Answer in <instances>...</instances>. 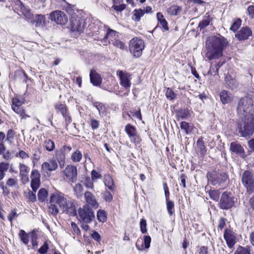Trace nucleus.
<instances>
[{"instance_id": "obj_57", "label": "nucleus", "mask_w": 254, "mask_h": 254, "mask_svg": "<svg viewBox=\"0 0 254 254\" xmlns=\"http://www.w3.org/2000/svg\"><path fill=\"white\" fill-rule=\"evenodd\" d=\"M22 104H23V103L20 100H19L18 99L13 98L12 99V103L11 105V108L14 107V106H16L17 107H20L22 106Z\"/></svg>"}, {"instance_id": "obj_50", "label": "nucleus", "mask_w": 254, "mask_h": 254, "mask_svg": "<svg viewBox=\"0 0 254 254\" xmlns=\"http://www.w3.org/2000/svg\"><path fill=\"white\" fill-rule=\"evenodd\" d=\"M126 7V5L125 4H119L118 5H113L112 7V8H113L115 10H116L117 12H122L123 11Z\"/></svg>"}, {"instance_id": "obj_21", "label": "nucleus", "mask_w": 254, "mask_h": 254, "mask_svg": "<svg viewBox=\"0 0 254 254\" xmlns=\"http://www.w3.org/2000/svg\"><path fill=\"white\" fill-rule=\"evenodd\" d=\"M252 32L251 30L247 27L242 28L240 31H239L236 34V37L239 40H245L252 35Z\"/></svg>"}, {"instance_id": "obj_28", "label": "nucleus", "mask_w": 254, "mask_h": 254, "mask_svg": "<svg viewBox=\"0 0 254 254\" xmlns=\"http://www.w3.org/2000/svg\"><path fill=\"white\" fill-rule=\"evenodd\" d=\"M43 146L46 150L49 152L53 151L55 148V143L50 139H46L44 141Z\"/></svg>"}, {"instance_id": "obj_37", "label": "nucleus", "mask_w": 254, "mask_h": 254, "mask_svg": "<svg viewBox=\"0 0 254 254\" xmlns=\"http://www.w3.org/2000/svg\"><path fill=\"white\" fill-rule=\"evenodd\" d=\"M181 10L182 9L180 7L176 5H173L167 9V12L170 15H176L181 11Z\"/></svg>"}, {"instance_id": "obj_24", "label": "nucleus", "mask_w": 254, "mask_h": 254, "mask_svg": "<svg viewBox=\"0 0 254 254\" xmlns=\"http://www.w3.org/2000/svg\"><path fill=\"white\" fill-rule=\"evenodd\" d=\"M225 83L227 86V87L232 89L235 90L238 87L239 84L237 80L232 78V77L229 75H226L225 77Z\"/></svg>"}, {"instance_id": "obj_35", "label": "nucleus", "mask_w": 254, "mask_h": 254, "mask_svg": "<svg viewBox=\"0 0 254 254\" xmlns=\"http://www.w3.org/2000/svg\"><path fill=\"white\" fill-rule=\"evenodd\" d=\"M144 13V9H135L133 11V19L135 21H139Z\"/></svg>"}, {"instance_id": "obj_48", "label": "nucleus", "mask_w": 254, "mask_h": 254, "mask_svg": "<svg viewBox=\"0 0 254 254\" xmlns=\"http://www.w3.org/2000/svg\"><path fill=\"white\" fill-rule=\"evenodd\" d=\"M49 212L53 215H56L59 212V210L56 203H51L49 207Z\"/></svg>"}, {"instance_id": "obj_53", "label": "nucleus", "mask_w": 254, "mask_h": 254, "mask_svg": "<svg viewBox=\"0 0 254 254\" xmlns=\"http://www.w3.org/2000/svg\"><path fill=\"white\" fill-rule=\"evenodd\" d=\"M85 187L89 189L93 188V183L89 177L86 178L84 183Z\"/></svg>"}, {"instance_id": "obj_11", "label": "nucleus", "mask_w": 254, "mask_h": 254, "mask_svg": "<svg viewBox=\"0 0 254 254\" xmlns=\"http://www.w3.org/2000/svg\"><path fill=\"white\" fill-rule=\"evenodd\" d=\"M64 175L72 183H75L77 180V173L76 167L73 165H68L63 171Z\"/></svg>"}, {"instance_id": "obj_60", "label": "nucleus", "mask_w": 254, "mask_h": 254, "mask_svg": "<svg viewBox=\"0 0 254 254\" xmlns=\"http://www.w3.org/2000/svg\"><path fill=\"white\" fill-rule=\"evenodd\" d=\"M151 242V238L149 236H145L144 238V244L145 246V248L146 249H148L150 247V244Z\"/></svg>"}, {"instance_id": "obj_63", "label": "nucleus", "mask_w": 254, "mask_h": 254, "mask_svg": "<svg viewBox=\"0 0 254 254\" xmlns=\"http://www.w3.org/2000/svg\"><path fill=\"white\" fill-rule=\"evenodd\" d=\"M247 11L250 17L252 18H254V6L250 5L248 7Z\"/></svg>"}, {"instance_id": "obj_47", "label": "nucleus", "mask_w": 254, "mask_h": 254, "mask_svg": "<svg viewBox=\"0 0 254 254\" xmlns=\"http://www.w3.org/2000/svg\"><path fill=\"white\" fill-rule=\"evenodd\" d=\"M104 184L110 190L112 189V185L113 184V181L112 178L108 175L106 176L104 178Z\"/></svg>"}, {"instance_id": "obj_62", "label": "nucleus", "mask_w": 254, "mask_h": 254, "mask_svg": "<svg viewBox=\"0 0 254 254\" xmlns=\"http://www.w3.org/2000/svg\"><path fill=\"white\" fill-rule=\"evenodd\" d=\"M17 214L15 210H12L8 216V219L12 223V220L17 216Z\"/></svg>"}, {"instance_id": "obj_59", "label": "nucleus", "mask_w": 254, "mask_h": 254, "mask_svg": "<svg viewBox=\"0 0 254 254\" xmlns=\"http://www.w3.org/2000/svg\"><path fill=\"white\" fill-rule=\"evenodd\" d=\"M102 175L96 171L95 170H92L91 172V179L95 180L97 179H101Z\"/></svg>"}, {"instance_id": "obj_49", "label": "nucleus", "mask_w": 254, "mask_h": 254, "mask_svg": "<svg viewBox=\"0 0 254 254\" xmlns=\"http://www.w3.org/2000/svg\"><path fill=\"white\" fill-rule=\"evenodd\" d=\"M242 21L240 19L235 20L230 27V29L233 31H236L241 25Z\"/></svg>"}, {"instance_id": "obj_13", "label": "nucleus", "mask_w": 254, "mask_h": 254, "mask_svg": "<svg viewBox=\"0 0 254 254\" xmlns=\"http://www.w3.org/2000/svg\"><path fill=\"white\" fill-rule=\"evenodd\" d=\"M224 238L228 247L231 249L236 243V234L231 230L226 229L224 233Z\"/></svg>"}, {"instance_id": "obj_26", "label": "nucleus", "mask_w": 254, "mask_h": 254, "mask_svg": "<svg viewBox=\"0 0 254 254\" xmlns=\"http://www.w3.org/2000/svg\"><path fill=\"white\" fill-rule=\"evenodd\" d=\"M32 156L31 159L33 163L38 161L40 160L42 154L41 147L38 146L32 148Z\"/></svg>"}, {"instance_id": "obj_10", "label": "nucleus", "mask_w": 254, "mask_h": 254, "mask_svg": "<svg viewBox=\"0 0 254 254\" xmlns=\"http://www.w3.org/2000/svg\"><path fill=\"white\" fill-rule=\"evenodd\" d=\"M125 131L128 135L130 140L134 144H139L141 142V139L138 134L135 127L128 124L125 127Z\"/></svg>"}, {"instance_id": "obj_9", "label": "nucleus", "mask_w": 254, "mask_h": 254, "mask_svg": "<svg viewBox=\"0 0 254 254\" xmlns=\"http://www.w3.org/2000/svg\"><path fill=\"white\" fill-rule=\"evenodd\" d=\"M70 26L72 32L80 34L83 31L84 28V20L79 16L72 15L70 19Z\"/></svg>"}, {"instance_id": "obj_25", "label": "nucleus", "mask_w": 254, "mask_h": 254, "mask_svg": "<svg viewBox=\"0 0 254 254\" xmlns=\"http://www.w3.org/2000/svg\"><path fill=\"white\" fill-rule=\"evenodd\" d=\"M220 100L223 104L230 103L233 100L232 95L227 90H222L220 93Z\"/></svg>"}, {"instance_id": "obj_44", "label": "nucleus", "mask_w": 254, "mask_h": 254, "mask_svg": "<svg viewBox=\"0 0 254 254\" xmlns=\"http://www.w3.org/2000/svg\"><path fill=\"white\" fill-rule=\"evenodd\" d=\"M97 219L100 222H105L107 219L106 212L103 210H99L97 212Z\"/></svg>"}, {"instance_id": "obj_4", "label": "nucleus", "mask_w": 254, "mask_h": 254, "mask_svg": "<svg viewBox=\"0 0 254 254\" xmlns=\"http://www.w3.org/2000/svg\"><path fill=\"white\" fill-rule=\"evenodd\" d=\"M207 177L208 183L213 186L220 185L227 179V174L220 170H213L208 172Z\"/></svg>"}, {"instance_id": "obj_2", "label": "nucleus", "mask_w": 254, "mask_h": 254, "mask_svg": "<svg viewBox=\"0 0 254 254\" xmlns=\"http://www.w3.org/2000/svg\"><path fill=\"white\" fill-rule=\"evenodd\" d=\"M227 44V40L220 35L208 37L205 44L207 49L205 57L209 60L219 58L222 55V50Z\"/></svg>"}, {"instance_id": "obj_64", "label": "nucleus", "mask_w": 254, "mask_h": 254, "mask_svg": "<svg viewBox=\"0 0 254 254\" xmlns=\"http://www.w3.org/2000/svg\"><path fill=\"white\" fill-rule=\"evenodd\" d=\"M130 113L132 116L136 117L140 120H141V115L140 110L132 111Z\"/></svg>"}, {"instance_id": "obj_58", "label": "nucleus", "mask_w": 254, "mask_h": 254, "mask_svg": "<svg viewBox=\"0 0 254 254\" xmlns=\"http://www.w3.org/2000/svg\"><path fill=\"white\" fill-rule=\"evenodd\" d=\"M163 189L165 191V195L166 197V201L170 200H169V189L168 188L167 185L166 183H163Z\"/></svg>"}, {"instance_id": "obj_23", "label": "nucleus", "mask_w": 254, "mask_h": 254, "mask_svg": "<svg viewBox=\"0 0 254 254\" xmlns=\"http://www.w3.org/2000/svg\"><path fill=\"white\" fill-rule=\"evenodd\" d=\"M91 82L94 86L100 85L102 82V78L95 71L91 70L90 73Z\"/></svg>"}, {"instance_id": "obj_41", "label": "nucleus", "mask_w": 254, "mask_h": 254, "mask_svg": "<svg viewBox=\"0 0 254 254\" xmlns=\"http://www.w3.org/2000/svg\"><path fill=\"white\" fill-rule=\"evenodd\" d=\"M166 205L168 212L170 215H172L175 212L174 203L172 200L166 201Z\"/></svg>"}, {"instance_id": "obj_15", "label": "nucleus", "mask_w": 254, "mask_h": 254, "mask_svg": "<svg viewBox=\"0 0 254 254\" xmlns=\"http://www.w3.org/2000/svg\"><path fill=\"white\" fill-rule=\"evenodd\" d=\"M30 22L36 27H44L46 25V17L42 14L34 15Z\"/></svg>"}, {"instance_id": "obj_61", "label": "nucleus", "mask_w": 254, "mask_h": 254, "mask_svg": "<svg viewBox=\"0 0 254 254\" xmlns=\"http://www.w3.org/2000/svg\"><path fill=\"white\" fill-rule=\"evenodd\" d=\"M9 168V163L2 162L0 163V171L4 173Z\"/></svg>"}, {"instance_id": "obj_8", "label": "nucleus", "mask_w": 254, "mask_h": 254, "mask_svg": "<svg viewBox=\"0 0 254 254\" xmlns=\"http://www.w3.org/2000/svg\"><path fill=\"white\" fill-rule=\"evenodd\" d=\"M50 18L58 24L65 25L68 22V17L64 12L55 10L50 14Z\"/></svg>"}, {"instance_id": "obj_34", "label": "nucleus", "mask_w": 254, "mask_h": 254, "mask_svg": "<svg viewBox=\"0 0 254 254\" xmlns=\"http://www.w3.org/2000/svg\"><path fill=\"white\" fill-rule=\"evenodd\" d=\"M48 191L45 189H41L38 192V199L41 202H44L47 198Z\"/></svg>"}, {"instance_id": "obj_16", "label": "nucleus", "mask_w": 254, "mask_h": 254, "mask_svg": "<svg viewBox=\"0 0 254 254\" xmlns=\"http://www.w3.org/2000/svg\"><path fill=\"white\" fill-rule=\"evenodd\" d=\"M230 150L231 152L239 155L242 158L246 157L243 147L237 142H232L230 143Z\"/></svg>"}, {"instance_id": "obj_38", "label": "nucleus", "mask_w": 254, "mask_h": 254, "mask_svg": "<svg viewBox=\"0 0 254 254\" xmlns=\"http://www.w3.org/2000/svg\"><path fill=\"white\" fill-rule=\"evenodd\" d=\"M82 157V154L81 152L80 151L77 150L72 154L71 159L74 162H78L81 160Z\"/></svg>"}, {"instance_id": "obj_51", "label": "nucleus", "mask_w": 254, "mask_h": 254, "mask_svg": "<svg viewBox=\"0 0 254 254\" xmlns=\"http://www.w3.org/2000/svg\"><path fill=\"white\" fill-rule=\"evenodd\" d=\"M140 230L142 233H145L147 232L146 221L145 219H142L140 222Z\"/></svg>"}, {"instance_id": "obj_55", "label": "nucleus", "mask_w": 254, "mask_h": 254, "mask_svg": "<svg viewBox=\"0 0 254 254\" xmlns=\"http://www.w3.org/2000/svg\"><path fill=\"white\" fill-rule=\"evenodd\" d=\"M27 198L32 202H34L36 200V197L35 193H34L32 191L29 190L27 193L26 196Z\"/></svg>"}, {"instance_id": "obj_52", "label": "nucleus", "mask_w": 254, "mask_h": 254, "mask_svg": "<svg viewBox=\"0 0 254 254\" xmlns=\"http://www.w3.org/2000/svg\"><path fill=\"white\" fill-rule=\"evenodd\" d=\"M48 249V244L47 242H45L44 245L39 249L38 252L41 254H46Z\"/></svg>"}, {"instance_id": "obj_43", "label": "nucleus", "mask_w": 254, "mask_h": 254, "mask_svg": "<svg viewBox=\"0 0 254 254\" xmlns=\"http://www.w3.org/2000/svg\"><path fill=\"white\" fill-rule=\"evenodd\" d=\"M19 175L28 174L30 168L26 165L19 164Z\"/></svg>"}, {"instance_id": "obj_36", "label": "nucleus", "mask_w": 254, "mask_h": 254, "mask_svg": "<svg viewBox=\"0 0 254 254\" xmlns=\"http://www.w3.org/2000/svg\"><path fill=\"white\" fill-rule=\"evenodd\" d=\"M210 21V20L209 16L204 17L199 22L197 28L199 29V30L201 31L209 25Z\"/></svg>"}, {"instance_id": "obj_1", "label": "nucleus", "mask_w": 254, "mask_h": 254, "mask_svg": "<svg viewBox=\"0 0 254 254\" xmlns=\"http://www.w3.org/2000/svg\"><path fill=\"white\" fill-rule=\"evenodd\" d=\"M253 100L245 96L241 98L237 104V112L243 123L238 125L239 132L246 137L252 135L254 131V115L253 114Z\"/></svg>"}, {"instance_id": "obj_39", "label": "nucleus", "mask_w": 254, "mask_h": 254, "mask_svg": "<svg viewBox=\"0 0 254 254\" xmlns=\"http://www.w3.org/2000/svg\"><path fill=\"white\" fill-rule=\"evenodd\" d=\"M19 236L21 241L25 245L28 244L29 238L27 233L23 230H20L19 233Z\"/></svg>"}, {"instance_id": "obj_29", "label": "nucleus", "mask_w": 254, "mask_h": 254, "mask_svg": "<svg viewBox=\"0 0 254 254\" xmlns=\"http://www.w3.org/2000/svg\"><path fill=\"white\" fill-rule=\"evenodd\" d=\"M12 109L14 112L18 114L21 117V119H25L29 117V116L25 114V110L21 106L17 107L14 106Z\"/></svg>"}, {"instance_id": "obj_30", "label": "nucleus", "mask_w": 254, "mask_h": 254, "mask_svg": "<svg viewBox=\"0 0 254 254\" xmlns=\"http://www.w3.org/2000/svg\"><path fill=\"white\" fill-rule=\"evenodd\" d=\"M21 10L24 16L30 22L34 16L30 10L24 6H22L21 7Z\"/></svg>"}, {"instance_id": "obj_7", "label": "nucleus", "mask_w": 254, "mask_h": 254, "mask_svg": "<svg viewBox=\"0 0 254 254\" xmlns=\"http://www.w3.org/2000/svg\"><path fill=\"white\" fill-rule=\"evenodd\" d=\"M242 183L246 188L247 191L252 193L254 191V177L253 174L249 170L245 171L242 176Z\"/></svg>"}, {"instance_id": "obj_18", "label": "nucleus", "mask_w": 254, "mask_h": 254, "mask_svg": "<svg viewBox=\"0 0 254 254\" xmlns=\"http://www.w3.org/2000/svg\"><path fill=\"white\" fill-rule=\"evenodd\" d=\"M55 108L61 113L66 122L68 123L71 122V118L67 112V107L65 104L57 103L55 105Z\"/></svg>"}, {"instance_id": "obj_17", "label": "nucleus", "mask_w": 254, "mask_h": 254, "mask_svg": "<svg viewBox=\"0 0 254 254\" xmlns=\"http://www.w3.org/2000/svg\"><path fill=\"white\" fill-rule=\"evenodd\" d=\"M63 211L71 216L76 215L75 207L73 201L67 200L64 206L61 207Z\"/></svg>"}, {"instance_id": "obj_5", "label": "nucleus", "mask_w": 254, "mask_h": 254, "mask_svg": "<svg viewBox=\"0 0 254 254\" xmlns=\"http://www.w3.org/2000/svg\"><path fill=\"white\" fill-rule=\"evenodd\" d=\"M144 47V42L141 38L134 37L129 41V51L136 58H139L141 56Z\"/></svg>"}, {"instance_id": "obj_6", "label": "nucleus", "mask_w": 254, "mask_h": 254, "mask_svg": "<svg viewBox=\"0 0 254 254\" xmlns=\"http://www.w3.org/2000/svg\"><path fill=\"white\" fill-rule=\"evenodd\" d=\"M235 203V198L231 192L224 191L221 194L219 207L222 209L227 210L232 208Z\"/></svg>"}, {"instance_id": "obj_14", "label": "nucleus", "mask_w": 254, "mask_h": 254, "mask_svg": "<svg viewBox=\"0 0 254 254\" xmlns=\"http://www.w3.org/2000/svg\"><path fill=\"white\" fill-rule=\"evenodd\" d=\"M31 187L33 190L35 192L40 185L41 175L38 170H33L31 174Z\"/></svg>"}, {"instance_id": "obj_20", "label": "nucleus", "mask_w": 254, "mask_h": 254, "mask_svg": "<svg viewBox=\"0 0 254 254\" xmlns=\"http://www.w3.org/2000/svg\"><path fill=\"white\" fill-rule=\"evenodd\" d=\"M58 167L57 161L54 159H50L42 164L41 169L44 171L52 172L56 170Z\"/></svg>"}, {"instance_id": "obj_3", "label": "nucleus", "mask_w": 254, "mask_h": 254, "mask_svg": "<svg viewBox=\"0 0 254 254\" xmlns=\"http://www.w3.org/2000/svg\"><path fill=\"white\" fill-rule=\"evenodd\" d=\"M78 220L86 224L91 223L95 218L93 210L88 204H85L78 210Z\"/></svg>"}, {"instance_id": "obj_42", "label": "nucleus", "mask_w": 254, "mask_h": 254, "mask_svg": "<svg viewBox=\"0 0 254 254\" xmlns=\"http://www.w3.org/2000/svg\"><path fill=\"white\" fill-rule=\"evenodd\" d=\"M112 41H110L109 43L113 44L116 47L119 48L122 50L125 49V45L124 43L117 39H111Z\"/></svg>"}, {"instance_id": "obj_40", "label": "nucleus", "mask_w": 254, "mask_h": 254, "mask_svg": "<svg viewBox=\"0 0 254 254\" xmlns=\"http://www.w3.org/2000/svg\"><path fill=\"white\" fill-rule=\"evenodd\" d=\"M209 195L211 199L218 201L219 198L220 192L218 190H210L209 191Z\"/></svg>"}, {"instance_id": "obj_12", "label": "nucleus", "mask_w": 254, "mask_h": 254, "mask_svg": "<svg viewBox=\"0 0 254 254\" xmlns=\"http://www.w3.org/2000/svg\"><path fill=\"white\" fill-rule=\"evenodd\" d=\"M67 200L66 196H65L64 193L61 192H58L53 194L51 196L50 203L57 204L61 208Z\"/></svg>"}, {"instance_id": "obj_31", "label": "nucleus", "mask_w": 254, "mask_h": 254, "mask_svg": "<svg viewBox=\"0 0 254 254\" xmlns=\"http://www.w3.org/2000/svg\"><path fill=\"white\" fill-rule=\"evenodd\" d=\"M180 128L181 129L184 130L187 134H189L192 131L193 126L191 124L184 121L181 123Z\"/></svg>"}, {"instance_id": "obj_54", "label": "nucleus", "mask_w": 254, "mask_h": 254, "mask_svg": "<svg viewBox=\"0 0 254 254\" xmlns=\"http://www.w3.org/2000/svg\"><path fill=\"white\" fill-rule=\"evenodd\" d=\"M104 199L106 201H111L113 199V196L112 194L110 191H106L104 192L103 194Z\"/></svg>"}, {"instance_id": "obj_32", "label": "nucleus", "mask_w": 254, "mask_h": 254, "mask_svg": "<svg viewBox=\"0 0 254 254\" xmlns=\"http://www.w3.org/2000/svg\"><path fill=\"white\" fill-rule=\"evenodd\" d=\"M196 145L201 155H204L206 153V149L201 137L198 138L196 142Z\"/></svg>"}, {"instance_id": "obj_27", "label": "nucleus", "mask_w": 254, "mask_h": 254, "mask_svg": "<svg viewBox=\"0 0 254 254\" xmlns=\"http://www.w3.org/2000/svg\"><path fill=\"white\" fill-rule=\"evenodd\" d=\"M234 254H252V250L250 246H246L245 247L239 246Z\"/></svg>"}, {"instance_id": "obj_22", "label": "nucleus", "mask_w": 254, "mask_h": 254, "mask_svg": "<svg viewBox=\"0 0 254 254\" xmlns=\"http://www.w3.org/2000/svg\"><path fill=\"white\" fill-rule=\"evenodd\" d=\"M84 198L86 202L92 205L93 207L97 208L99 204L97 202L95 196L90 191H86L84 192Z\"/></svg>"}, {"instance_id": "obj_56", "label": "nucleus", "mask_w": 254, "mask_h": 254, "mask_svg": "<svg viewBox=\"0 0 254 254\" xmlns=\"http://www.w3.org/2000/svg\"><path fill=\"white\" fill-rule=\"evenodd\" d=\"M17 184V180L15 179L10 178L6 182V185L9 187H14Z\"/></svg>"}, {"instance_id": "obj_45", "label": "nucleus", "mask_w": 254, "mask_h": 254, "mask_svg": "<svg viewBox=\"0 0 254 254\" xmlns=\"http://www.w3.org/2000/svg\"><path fill=\"white\" fill-rule=\"evenodd\" d=\"M117 36V33L115 31L109 29V31L106 34L105 38L108 39L109 42L110 41H112L111 39H116Z\"/></svg>"}, {"instance_id": "obj_19", "label": "nucleus", "mask_w": 254, "mask_h": 254, "mask_svg": "<svg viewBox=\"0 0 254 254\" xmlns=\"http://www.w3.org/2000/svg\"><path fill=\"white\" fill-rule=\"evenodd\" d=\"M117 75L120 79V84L125 88H128L130 86V75L127 73H124L121 70L117 71Z\"/></svg>"}, {"instance_id": "obj_33", "label": "nucleus", "mask_w": 254, "mask_h": 254, "mask_svg": "<svg viewBox=\"0 0 254 254\" xmlns=\"http://www.w3.org/2000/svg\"><path fill=\"white\" fill-rule=\"evenodd\" d=\"M73 191L74 194L76 195L77 198L81 197L83 191V188L82 185L79 183L76 184L73 187Z\"/></svg>"}, {"instance_id": "obj_46", "label": "nucleus", "mask_w": 254, "mask_h": 254, "mask_svg": "<svg viewBox=\"0 0 254 254\" xmlns=\"http://www.w3.org/2000/svg\"><path fill=\"white\" fill-rule=\"evenodd\" d=\"M166 96L169 100H173L176 98V94L172 89L168 88L166 92Z\"/></svg>"}]
</instances>
